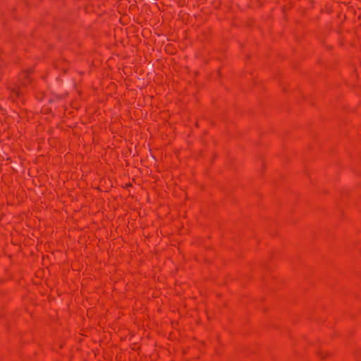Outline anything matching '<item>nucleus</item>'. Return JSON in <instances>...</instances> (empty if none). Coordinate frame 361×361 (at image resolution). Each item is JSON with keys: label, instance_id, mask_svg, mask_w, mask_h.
<instances>
[{"label": "nucleus", "instance_id": "obj_1", "mask_svg": "<svg viewBox=\"0 0 361 361\" xmlns=\"http://www.w3.org/2000/svg\"><path fill=\"white\" fill-rule=\"evenodd\" d=\"M32 68L22 71L18 75V82L23 87H27L32 82Z\"/></svg>", "mask_w": 361, "mask_h": 361}, {"label": "nucleus", "instance_id": "obj_2", "mask_svg": "<svg viewBox=\"0 0 361 361\" xmlns=\"http://www.w3.org/2000/svg\"><path fill=\"white\" fill-rule=\"evenodd\" d=\"M21 95V91L19 87L16 88H13L10 93V98L15 101L16 99L20 98Z\"/></svg>", "mask_w": 361, "mask_h": 361}, {"label": "nucleus", "instance_id": "obj_3", "mask_svg": "<svg viewBox=\"0 0 361 361\" xmlns=\"http://www.w3.org/2000/svg\"><path fill=\"white\" fill-rule=\"evenodd\" d=\"M319 355H321V358L322 360L325 359L326 355H327V354L326 355H323L322 352L319 353Z\"/></svg>", "mask_w": 361, "mask_h": 361}, {"label": "nucleus", "instance_id": "obj_4", "mask_svg": "<svg viewBox=\"0 0 361 361\" xmlns=\"http://www.w3.org/2000/svg\"><path fill=\"white\" fill-rule=\"evenodd\" d=\"M131 186H132V184H131L130 183H127V184L126 185V188L131 187Z\"/></svg>", "mask_w": 361, "mask_h": 361}]
</instances>
